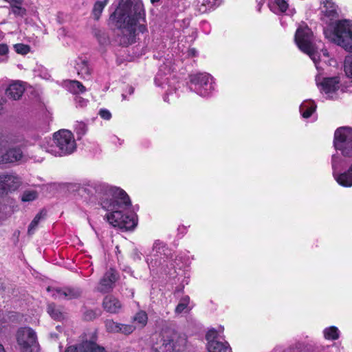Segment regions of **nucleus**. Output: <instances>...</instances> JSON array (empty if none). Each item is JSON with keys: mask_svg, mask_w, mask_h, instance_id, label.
Here are the masks:
<instances>
[{"mask_svg": "<svg viewBox=\"0 0 352 352\" xmlns=\"http://www.w3.org/2000/svg\"><path fill=\"white\" fill-rule=\"evenodd\" d=\"M8 52V47L6 44H0V55H5Z\"/></svg>", "mask_w": 352, "mask_h": 352, "instance_id": "obj_43", "label": "nucleus"}, {"mask_svg": "<svg viewBox=\"0 0 352 352\" xmlns=\"http://www.w3.org/2000/svg\"><path fill=\"white\" fill-rule=\"evenodd\" d=\"M120 323H117L112 320H107L105 321V327L109 333H118L119 332Z\"/></svg>", "mask_w": 352, "mask_h": 352, "instance_id": "obj_32", "label": "nucleus"}, {"mask_svg": "<svg viewBox=\"0 0 352 352\" xmlns=\"http://www.w3.org/2000/svg\"><path fill=\"white\" fill-rule=\"evenodd\" d=\"M133 93V87H130L129 88V94H131Z\"/></svg>", "mask_w": 352, "mask_h": 352, "instance_id": "obj_49", "label": "nucleus"}, {"mask_svg": "<svg viewBox=\"0 0 352 352\" xmlns=\"http://www.w3.org/2000/svg\"><path fill=\"white\" fill-rule=\"evenodd\" d=\"M37 192L35 190H26L23 192L21 196L22 201H31L37 198Z\"/></svg>", "mask_w": 352, "mask_h": 352, "instance_id": "obj_33", "label": "nucleus"}, {"mask_svg": "<svg viewBox=\"0 0 352 352\" xmlns=\"http://www.w3.org/2000/svg\"><path fill=\"white\" fill-rule=\"evenodd\" d=\"M324 34L345 50L352 51V25L349 21H339L333 32L324 31Z\"/></svg>", "mask_w": 352, "mask_h": 352, "instance_id": "obj_6", "label": "nucleus"}, {"mask_svg": "<svg viewBox=\"0 0 352 352\" xmlns=\"http://www.w3.org/2000/svg\"><path fill=\"white\" fill-rule=\"evenodd\" d=\"M288 4L285 0H274L270 3L271 10L274 12H284L287 10Z\"/></svg>", "mask_w": 352, "mask_h": 352, "instance_id": "obj_25", "label": "nucleus"}, {"mask_svg": "<svg viewBox=\"0 0 352 352\" xmlns=\"http://www.w3.org/2000/svg\"><path fill=\"white\" fill-rule=\"evenodd\" d=\"M76 149V143L72 133L68 130H60L54 134L52 143L47 151L55 156L69 155Z\"/></svg>", "mask_w": 352, "mask_h": 352, "instance_id": "obj_3", "label": "nucleus"}, {"mask_svg": "<svg viewBox=\"0 0 352 352\" xmlns=\"http://www.w3.org/2000/svg\"><path fill=\"white\" fill-rule=\"evenodd\" d=\"M217 336V331L214 329H210L208 331L206 336V338L208 340V343L212 341H216L215 338Z\"/></svg>", "mask_w": 352, "mask_h": 352, "instance_id": "obj_41", "label": "nucleus"}, {"mask_svg": "<svg viewBox=\"0 0 352 352\" xmlns=\"http://www.w3.org/2000/svg\"><path fill=\"white\" fill-rule=\"evenodd\" d=\"M189 300L190 298L187 296L182 298V299L175 308V312L177 314H181L182 312H183L187 308Z\"/></svg>", "mask_w": 352, "mask_h": 352, "instance_id": "obj_34", "label": "nucleus"}, {"mask_svg": "<svg viewBox=\"0 0 352 352\" xmlns=\"http://www.w3.org/2000/svg\"><path fill=\"white\" fill-rule=\"evenodd\" d=\"M100 117L104 120H109L111 117V113L107 109H100L99 111Z\"/></svg>", "mask_w": 352, "mask_h": 352, "instance_id": "obj_42", "label": "nucleus"}, {"mask_svg": "<svg viewBox=\"0 0 352 352\" xmlns=\"http://www.w3.org/2000/svg\"><path fill=\"white\" fill-rule=\"evenodd\" d=\"M36 334L29 327L21 328L16 333V340L22 352H32V347L36 343Z\"/></svg>", "mask_w": 352, "mask_h": 352, "instance_id": "obj_9", "label": "nucleus"}, {"mask_svg": "<svg viewBox=\"0 0 352 352\" xmlns=\"http://www.w3.org/2000/svg\"><path fill=\"white\" fill-rule=\"evenodd\" d=\"M75 130H76L77 134L83 135L86 133V131L87 130V127L85 123L78 122L76 124Z\"/></svg>", "mask_w": 352, "mask_h": 352, "instance_id": "obj_40", "label": "nucleus"}, {"mask_svg": "<svg viewBox=\"0 0 352 352\" xmlns=\"http://www.w3.org/2000/svg\"><path fill=\"white\" fill-rule=\"evenodd\" d=\"M96 192L100 196V203L103 209L109 212L107 214L108 222L114 227L131 230L137 225L133 213H124L131 203L128 195L122 189L107 185H100Z\"/></svg>", "mask_w": 352, "mask_h": 352, "instance_id": "obj_1", "label": "nucleus"}, {"mask_svg": "<svg viewBox=\"0 0 352 352\" xmlns=\"http://www.w3.org/2000/svg\"><path fill=\"white\" fill-rule=\"evenodd\" d=\"M316 106L311 101H305L300 106V111L305 118H309L316 109Z\"/></svg>", "mask_w": 352, "mask_h": 352, "instance_id": "obj_24", "label": "nucleus"}, {"mask_svg": "<svg viewBox=\"0 0 352 352\" xmlns=\"http://www.w3.org/2000/svg\"><path fill=\"white\" fill-rule=\"evenodd\" d=\"M0 352H5L4 348L1 344H0Z\"/></svg>", "mask_w": 352, "mask_h": 352, "instance_id": "obj_46", "label": "nucleus"}, {"mask_svg": "<svg viewBox=\"0 0 352 352\" xmlns=\"http://www.w3.org/2000/svg\"><path fill=\"white\" fill-rule=\"evenodd\" d=\"M14 48L18 54H26L30 52V47L22 43L15 44Z\"/></svg>", "mask_w": 352, "mask_h": 352, "instance_id": "obj_39", "label": "nucleus"}, {"mask_svg": "<svg viewBox=\"0 0 352 352\" xmlns=\"http://www.w3.org/2000/svg\"><path fill=\"white\" fill-rule=\"evenodd\" d=\"M217 3V0H199L196 9L199 14H204L212 10Z\"/></svg>", "mask_w": 352, "mask_h": 352, "instance_id": "obj_22", "label": "nucleus"}, {"mask_svg": "<svg viewBox=\"0 0 352 352\" xmlns=\"http://www.w3.org/2000/svg\"><path fill=\"white\" fill-rule=\"evenodd\" d=\"M344 72L347 76L352 78V55L347 56L345 58Z\"/></svg>", "mask_w": 352, "mask_h": 352, "instance_id": "obj_35", "label": "nucleus"}, {"mask_svg": "<svg viewBox=\"0 0 352 352\" xmlns=\"http://www.w3.org/2000/svg\"><path fill=\"white\" fill-rule=\"evenodd\" d=\"M148 320L147 314L145 311H140L133 317V321L140 324V327H144Z\"/></svg>", "mask_w": 352, "mask_h": 352, "instance_id": "obj_31", "label": "nucleus"}, {"mask_svg": "<svg viewBox=\"0 0 352 352\" xmlns=\"http://www.w3.org/2000/svg\"><path fill=\"white\" fill-rule=\"evenodd\" d=\"M295 42L299 49L309 55L318 69V63L320 60V46L314 43L313 34L307 25L300 26L295 34Z\"/></svg>", "mask_w": 352, "mask_h": 352, "instance_id": "obj_4", "label": "nucleus"}, {"mask_svg": "<svg viewBox=\"0 0 352 352\" xmlns=\"http://www.w3.org/2000/svg\"><path fill=\"white\" fill-rule=\"evenodd\" d=\"M135 327L132 324H125L120 323L119 332L124 335H129L133 332Z\"/></svg>", "mask_w": 352, "mask_h": 352, "instance_id": "obj_36", "label": "nucleus"}, {"mask_svg": "<svg viewBox=\"0 0 352 352\" xmlns=\"http://www.w3.org/2000/svg\"><path fill=\"white\" fill-rule=\"evenodd\" d=\"M48 291L52 292V296L58 299L71 300L78 298L82 295V290L80 288L65 287V288H47Z\"/></svg>", "mask_w": 352, "mask_h": 352, "instance_id": "obj_13", "label": "nucleus"}, {"mask_svg": "<svg viewBox=\"0 0 352 352\" xmlns=\"http://www.w3.org/2000/svg\"><path fill=\"white\" fill-rule=\"evenodd\" d=\"M322 52V54L325 57H328L329 56V53L327 52V50L326 49H322L321 50Z\"/></svg>", "mask_w": 352, "mask_h": 352, "instance_id": "obj_45", "label": "nucleus"}, {"mask_svg": "<svg viewBox=\"0 0 352 352\" xmlns=\"http://www.w3.org/2000/svg\"><path fill=\"white\" fill-rule=\"evenodd\" d=\"M12 12L18 16H23L26 14V9L22 6L23 0H9Z\"/></svg>", "mask_w": 352, "mask_h": 352, "instance_id": "obj_23", "label": "nucleus"}, {"mask_svg": "<svg viewBox=\"0 0 352 352\" xmlns=\"http://www.w3.org/2000/svg\"><path fill=\"white\" fill-rule=\"evenodd\" d=\"M94 34L100 44L103 45V44L107 43L108 38H107L106 34L103 31H102L100 30L95 29L94 30Z\"/></svg>", "mask_w": 352, "mask_h": 352, "instance_id": "obj_37", "label": "nucleus"}, {"mask_svg": "<svg viewBox=\"0 0 352 352\" xmlns=\"http://www.w3.org/2000/svg\"><path fill=\"white\" fill-rule=\"evenodd\" d=\"M324 336L327 340H337L339 338V330L332 326L324 330Z\"/></svg>", "mask_w": 352, "mask_h": 352, "instance_id": "obj_29", "label": "nucleus"}, {"mask_svg": "<svg viewBox=\"0 0 352 352\" xmlns=\"http://www.w3.org/2000/svg\"><path fill=\"white\" fill-rule=\"evenodd\" d=\"M334 147L346 158H352V129L347 126L337 129L334 133Z\"/></svg>", "mask_w": 352, "mask_h": 352, "instance_id": "obj_7", "label": "nucleus"}, {"mask_svg": "<svg viewBox=\"0 0 352 352\" xmlns=\"http://www.w3.org/2000/svg\"><path fill=\"white\" fill-rule=\"evenodd\" d=\"M348 164L347 161L341 157L333 155L331 159L333 176L335 180L344 187L352 186V163L348 170H341Z\"/></svg>", "mask_w": 352, "mask_h": 352, "instance_id": "obj_8", "label": "nucleus"}, {"mask_svg": "<svg viewBox=\"0 0 352 352\" xmlns=\"http://www.w3.org/2000/svg\"><path fill=\"white\" fill-rule=\"evenodd\" d=\"M109 0H104L102 1H98L94 3L93 10H92V14L94 16V18L96 20H98L102 10H104L106 5L108 3Z\"/></svg>", "mask_w": 352, "mask_h": 352, "instance_id": "obj_26", "label": "nucleus"}, {"mask_svg": "<svg viewBox=\"0 0 352 352\" xmlns=\"http://www.w3.org/2000/svg\"><path fill=\"white\" fill-rule=\"evenodd\" d=\"M47 313L54 320H60L63 318L61 311L54 304H50L48 305Z\"/></svg>", "mask_w": 352, "mask_h": 352, "instance_id": "obj_30", "label": "nucleus"}, {"mask_svg": "<svg viewBox=\"0 0 352 352\" xmlns=\"http://www.w3.org/2000/svg\"><path fill=\"white\" fill-rule=\"evenodd\" d=\"M45 215V213H43V211H41L39 213H38L34 219L32 221L30 224L29 225L28 233V234L31 235L34 232V230L37 228L40 221L44 218V216Z\"/></svg>", "mask_w": 352, "mask_h": 352, "instance_id": "obj_28", "label": "nucleus"}, {"mask_svg": "<svg viewBox=\"0 0 352 352\" xmlns=\"http://www.w3.org/2000/svg\"><path fill=\"white\" fill-rule=\"evenodd\" d=\"M159 1H160V0H151V3H153V4L157 3Z\"/></svg>", "mask_w": 352, "mask_h": 352, "instance_id": "obj_47", "label": "nucleus"}, {"mask_svg": "<svg viewBox=\"0 0 352 352\" xmlns=\"http://www.w3.org/2000/svg\"><path fill=\"white\" fill-rule=\"evenodd\" d=\"M160 245V243H157V242H156V243H155V244H154V248H157V245Z\"/></svg>", "mask_w": 352, "mask_h": 352, "instance_id": "obj_50", "label": "nucleus"}, {"mask_svg": "<svg viewBox=\"0 0 352 352\" xmlns=\"http://www.w3.org/2000/svg\"><path fill=\"white\" fill-rule=\"evenodd\" d=\"M322 5V13L324 17L332 21L338 17V6L333 2V0H321Z\"/></svg>", "mask_w": 352, "mask_h": 352, "instance_id": "obj_15", "label": "nucleus"}, {"mask_svg": "<svg viewBox=\"0 0 352 352\" xmlns=\"http://www.w3.org/2000/svg\"><path fill=\"white\" fill-rule=\"evenodd\" d=\"M188 54H189V55H190L192 56H197V52L195 49L192 48V49L189 50Z\"/></svg>", "mask_w": 352, "mask_h": 352, "instance_id": "obj_44", "label": "nucleus"}, {"mask_svg": "<svg viewBox=\"0 0 352 352\" xmlns=\"http://www.w3.org/2000/svg\"><path fill=\"white\" fill-rule=\"evenodd\" d=\"M316 83L320 92L330 95L340 88V80L338 76L323 77L320 74L316 76Z\"/></svg>", "mask_w": 352, "mask_h": 352, "instance_id": "obj_11", "label": "nucleus"}, {"mask_svg": "<svg viewBox=\"0 0 352 352\" xmlns=\"http://www.w3.org/2000/svg\"><path fill=\"white\" fill-rule=\"evenodd\" d=\"M147 262H148V265H150L151 264H152L153 259H151V261H150V259L148 258H147Z\"/></svg>", "mask_w": 352, "mask_h": 352, "instance_id": "obj_48", "label": "nucleus"}, {"mask_svg": "<svg viewBox=\"0 0 352 352\" xmlns=\"http://www.w3.org/2000/svg\"><path fill=\"white\" fill-rule=\"evenodd\" d=\"M207 349L209 352H231V348L227 342L212 341L208 343Z\"/></svg>", "mask_w": 352, "mask_h": 352, "instance_id": "obj_21", "label": "nucleus"}, {"mask_svg": "<svg viewBox=\"0 0 352 352\" xmlns=\"http://www.w3.org/2000/svg\"><path fill=\"white\" fill-rule=\"evenodd\" d=\"M118 279L117 273L113 269L107 271L104 276L101 278L98 286V291L107 293L111 291L113 287V284Z\"/></svg>", "mask_w": 352, "mask_h": 352, "instance_id": "obj_14", "label": "nucleus"}, {"mask_svg": "<svg viewBox=\"0 0 352 352\" xmlns=\"http://www.w3.org/2000/svg\"><path fill=\"white\" fill-rule=\"evenodd\" d=\"M100 314V310L87 309L84 312V318L87 320H92Z\"/></svg>", "mask_w": 352, "mask_h": 352, "instance_id": "obj_38", "label": "nucleus"}, {"mask_svg": "<svg viewBox=\"0 0 352 352\" xmlns=\"http://www.w3.org/2000/svg\"><path fill=\"white\" fill-rule=\"evenodd\" d=\"M111 18L116 21L120 30V41L122 45L135 42L136 32L147 31L145 10L142 0H121Z\"/></svg>", "mask_w": 352, "mask_h": 352, "instance_id": "obj_2", "label": "nucleus"}, {"mask_svg": "<svg viewBox=\"0 0 352 352\" xmlns=\"http://www.w3.org/2000/svg\"><path fill=\"white\" fill-rule=\"evenodd\" d=\"M191 83L199 86L198 94L201 96H206L214 89L212 86V77L207 73H200L190 76Z\"/></svg>", "mask_w": 352, "mask_h": 352, "instance_id": "obj_10", "label": "nucleus"}, {"mask_svg": "<svg viewBox=\"0 0 352 352\" xmlns=\"http://www.w3.org/2000/svg\"><path fill=\"white\" fill-rule=\"evenodd\" d=\"M65 352H106L103 347L94 343H85L76 347H69Z\"/></svg>", "mask_w": 352, "mask_h": 352, "instance_id": "obj_19", "label": "nucleus"}, {"mask_svg": "<svg viewBox=\"0 0 352 352\" xmlns=\"http://www.w3.org/2000/svg\"><path fill=\"white\" fill-rule=\"evenodd\" d=\"M104 309L111 314H117L122 307L121 302L116 298L112 296H107L103 300Z\"/></svg>", "mask_w": 352, "mask_h": 352, "instance_id": "obj_17", "label": "nucleus"}, {"mask_svg": "<svg viewBox=\"0 0 352 352\" xmlns=\"http://www.w3.org/2000/svg\"><path fill=\"white\" fill-rule=\"evenodd\" d=\"M25 87L19 81L14 82L6 89V94L8 97L13 100H19L23 95Z\"/></svg>", "mask_w": 352, "mask_h": 352, "instance_id": "obj_16", "label": "nucleus"}, {"mask_svg": "<svg viewBox=\"0 0 352 352\" xmlns=\"http://www.w3.org/2000/svg\"><path fill=\"white\" fill-rule=\"evenodd\" d=\"M21 184V178L17 175L11 173H0V192L1 193L14 191Z\"/></svg>", "mask_w": 352, "mask_h": 352, "instance_id": "obj_12", "label": "nucleus"}, {"mask_svg": "<svg viewBox=\"0 0 352 352\" xmlns=\"http://www.w3.org/2000/svg\"><path fill=\"white\" fill-rule=\"evenodd\" d=\"M22 157L23 152L19 147L11 148L3 154L1 162H4L5 164L13 163L19 161Z\"/></svg>", "mask_w": 352, "mask_h": 352, "instance_id": "obj_18", "label": "nucleus"}, {"mask_svg": "<svg viewBox=\"0 0 352 352\" xmlns=\"http://www.w3.org/2000/svg\"><path fill=\"white\" fill-rule=\"evenodd\" d=\"M68 89L71 92L75 94L83 93L85 91V87L81 82L77 80L69 81L68 84Z\"/></svg>", "mask_w": 352, "mask_h": 352, "instance_id": "obj_27", "label": "nucleus"}, {"mask_svg": "<svg viewBox=\"0 0 352 352\" xmlns=\"http://www.w3.org/2000/svg\"><path fill=\"white\" fill-rule=\"evenodd\" d=\"M78 98V99H79V101H80L81 100H82V98H80V97H78V98Z\"/></svg>", "mask_w": 352, "mask_h": 352, "instance_id": "obj_51", "label": "nucleus"}, {"mask_svg": "<svg viewBox=\"0 0 352 352\" xmlns=\"http://www.w3.org/2000/svg\"><path fill=\"white\" fill-rule=\"evenodd\" d=\"M75 69L79 76H81L83 78L88 77L91 74V69L86 59L78 58L76 60Z\"/></svg>", "mask_w": 352, "mask_h": 352, "instance_id": "obj_20", "label": "nucleus"}, {"mask_svg": "<svg viewBox=\"0 0 352 352\" xmlns=\"http://www.w3.org/2000/svg\"><path fill=\"white\" fill-rule=\"evenodd\" d=\"M186 338L173 330H164L160 335V343L153 346L155 352H179L186 344Z\"/></svg>", "mask_w": 352, "mask_h": 352, "instance_id": "obj_5", "label": "nucleus"}]
</instances>
